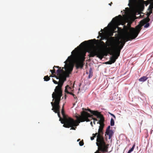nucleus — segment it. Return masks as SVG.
Returning a JSON list of instances; mask_svg holds the SVG:
<instances>
[{"label":"nucleus","instance_id":"obj_1","mask_svg":"<svg viewBox=\"0 0 153 153\" xmlns=\"http://www.w3.org/2000/svg\"><path fill=\"white\" fill-rule=\"evenodd\" d=\"M77 47L75 48L71 52V55L68 57V59L65 61L67 67L65 68V72L64 70L60 69L56 71L58 76L55 75L57 79H59L58 85L56 87L54 92L52 94V97L55 98L61 99L62 96V87L64 82L66 81V77L69 76L73 70V68L68 63L73 60L75 65L76 69L82 68L84 65V62L85 59L86 52H83L81 53H78Z\"/></svg>","mask_w":153,"mask_h":153},{"label":"nucleus","instance_id":"obj_2","mask_svg":"<svg viewBox=\"0 0 153 153\" xmlns=\"http://www.w3.org/2000/svg\"><path fill=\"white\" fill-rule=\"evenodd\" d=\"M64 104H63L61 111L63 117V120L61 121V123L63 124V126L65 128H71V129L75 130L76 126L79 125V123L80 122L90 121L91 120L88 118H92L94 120V123L95 124V121H97L96 118H93L92 115H90L89 113L85 111H83L81 113V115L76 116V118L77 121L74 120L72 118L68 117L65 114L64 109Z\"/></svg>","mask_w":153,"mask_h":153},{"label":"nucleus","instance_id":"obj_3","mask_svg":"<svg viewBox=\"0 0 153 153\" xmlns=\"http://www.w3.org/2000/svg\"><path fill=\"white\" fill-rule=\"evenodd\" d=\"M134 29L131 31V33L128 37H126L122 40L119 41L113 50L109 49V53L112 56L110 58V60L112 63H114L120 55L121 50L122 49L126 42L128 41L135 39L137 36L139 31L136 33H134Z\"/></svg>","mask_w":153,"mask_h":153},{"label":"nucleus","instance_id":"obj_4","mask_svg":"<svg viewBox=\"0 0 153 153\" xmlns=\"http://www.w3.org/2000/svg\"><path fill=\"white\" fill-rule=\"evenodd\" d=\"M97 133L96 144L98 147V150L102 153L107 152L109 145L106 144L104 141L103 137V131L99 129Z\"/></svg>","mask_w":153,"mask_h":153},{"label":"nucleus","instance_id":"obj_5","mask_svg":"<svg viewBox=\"0 0 153 153\" xmlns=\"http://www.w3.org/2000/svg\"><path fill=\"white\" fill-rule=\"evenodd\" d=\"M87 52L89 53L88 55L89 57H94L95 56L100 59H102L104 56H107L108 53L105 52L103 50L98 49H95L93 48H90L87 51Z\"/></svg>","mask_w":153,"mask_h":153},{"label":"nucleus","instance_id":"obj_6","mask_svg":"<svg viewBox=\"0 0 153 153\" xmlns=\"http://www.w3.org/2000/svg\"><path fill=\"white\" fill-rule=\"evenodd\" d=\"M61 99L55 98L52 100L53 101H54V102H51V104L52 106V110H53L55 113H57L58 117L59 118V121L62 120L63 118H62L60 116V108L59 105Z\"/></svg>","mask_w":153,"mask_h":153},{"label":"nucleus","instance_id":"obj_7","mask_svg":"<svg viewBox=\"0 0 153 153\" xmlns=\"http://www.w3.org/2000/svg\"><path fill=\"white\" fill-rule=\"evenodd\" d=\"M150 19L149 18V17L147 16V17L146 18L144 19L143 20L141 21L140 22L142 23V25H138L136 27L135 29H134V28L133 27H131L130 24L129 23H128V25L129 27H130L129 32L128 33L126 37H128L129 36V35H130V34L131 33V30H133V29L134 30V33L136 34L139 31V32L138 33H139L141 30V26L143 25L144 24H146V23H147L148 22H149V21H150ZM138 34L139 33H138Z\"/></svg>","mask_w":153,"mask_h":153},{"label":"nucleus","instance_id":"obj_8","mask_svg":"<svg viewBox=\"0 0 153 153\" xmlns=\"http://www.w3.org/2000/svg\"><path fill=\"white\" fill-rule=\"evenodd\" d=\"M122 18V16L120 15L113 19L112 24L113 25L115 26V28L109 31V34L110 36H111L113 35V33L114 32L115 30L116 29V28H119L118 26L121 25V23Z\"/></svg>","mask_w":153,"mask_h":153},{"label":"nucleus","instance_id":"obj_9","mask_svg":"<svg viewBox=\"0 0 153 153\" xmlns=\"http://www.w3.org/2000/svg\"><path fill=\"white\" fill-rule=\"evenodd\" d=\"M144 1L143 0H129L128 6L133 9L137 7L140 3Z\"/></svg>","mask_w":153,"mask_h":153},{"label":"nucleus","instance_id":"obj_10","mask_svg":"<svg viewBox=\"0 0 153 153\" xmlns=\"http://www.w3.org/2000/svg\"><path fill=\"white\" fill-rule=\"evenodd\" d=\"M114 38V37H111V38L108 40V41L106 42V45L105 43L102 41L100 42V43L104 47H107V46H110L112 48H113L114 43L112 41V39Z\"/></svg>","mask_w":153,"mask_h":153},{"label":"nucleus","instance_id":"obj_11","mask_svg":"<svg viewBox=\"0 0 153 153\" xmlns=\"http://www.w3.org/2000/svg\"><path fill=\"white\" fill-rule=\"evenodd\" d=\"M64 63H65V62H64ZM67 65H66L65 64V67L64 68H63V67H62V68L61 69V67H59V66H54L53 67V70H50V71L51 72V73L52 74V75H53V74L55 73V69H54V68H58V70H59V69H60V70H63V68H65V67H67Z\"/></svg>","mask_w":153,"mask_h":153},{"label":"nucleus","instance_id":"obj_12","mask_svg":"<svg viewBox=\"0 0 153 153\" xmlns=\"http://www.w3.org/2000/svg\"><path fill=\"white\" fill-rule=\"evenodd\" d=\"M101 116H100L99 117H97L98 118H99L100 119V120L97 122V123H104V117L101 114Z\"/></svg>","mask_w":153,"mask_h":153},{"label":"nucleus","instance_id":"obj_13","mask_svg":"<svg viewBox=\"0 0 153 153\" xmlns=\"http://www.w3.org/2000/svg\"><path fill=\"white\" fill-rule=\"evenodd\" d=\"M91 114H93V115H95L97 116V117H99V116H101V114L99 112L97 111H92Z\"/></svg>","mask_w":153,"mask_h":153},{"label":"nucleus","instance_id":"obj_14","mask_svg":"<svg viewBox=\"0 0 153 153\" xmlns=\"http://www.w3.org/2000/svg\"><path fill=\"white\" fill-rule=\"evenodd\" d=\"M55 75L53 74V75L52 74V75H50V77H49L48 75L45 76L44 78V80L45 81H48L50 79V77H55Z\"/></svg>","mask_w":153,"mask_h":153},{"label":"nucleus","instance_id":"obj_15","mask_svg":"<svg viewBox=\"0 0 153 153\" xmlns=\"http://www.w3.org/2000/svg\"><path fill=\"white\" fill-rule=\"evenodd\" d=\"M148 79V77H147L146 76H144L140 78L139 79V80L140 82H144L146 81Z\"/></svg>","mask_w":153,"mask_h":153},{"label":"nucleus","instance_id":"obj_16","mask_svg":"<svg viewBox=\"0 0 153 153\" xmlns=\"http://www.w3.org/2000/svg\"><path fill=\"white\" fill-rule=\"evenodd\" d=\"M92 41V40H89L88 41H85L83 42H82L80 44V45L81 46H82L83 47H85V46H86L87 45V43H88V42Z\"/></svg>","mask_w":153,"mask_h":153},{"label":"nucleus","instance_id":"obj_17","mask_svg":"<svg viewBox=\"0 0 153 153\" xmlns=\"http://www.w3.org/2000/svg\"><path fill=\"white\" fill-rule=\"evenodd\" d=\"M107 135H108L109 136V139H110L111 137L113 135V131L112 130H110V131L108 132V134L107 133H105Z\"/></svg>","mask_w":153,"mask_h":153},{"label":"nucleus","instance_id":"obj_18","mask_svg":"<svg viewBox=\"0 0 153 153\" xmlns=\"http://www.w3.org/2000/svg\"><path fill=\"white\" fill-rule=\"evenodd\" d=\"M71 88L69 87L68 85L66 86L65 87V92H66L67 91H68V90L70 91L71 89Z\"/></svg>","mask_w":153,"mask_h":153},{"label":"nucleus","instance_id":"obj_19","mask_svg":"<svg viewBox=\"0 0 153 153\" xmlns=\"http://www.w3.org/2000/svg\"><path fill=\"white\" fill-rule=\"evenodd\" d=\"M135 147V144H134L133 145V146L130 149H129V151L127 153H130L132 152L133 151Z\"/></svg>","mask_w":153,"mask_h":153},{"label":"nucleus","instance_id":"obj_20","mask_svg":"<svg viewBox=\"0 0 153 153\" xmlns=\"http://www.w3.org/2000/svg\"><path fill=\"white\" fill-rule=\"evenodd\" d=\"M97 134V133H96L95 134H92L93 136L91 137V140H94V137H95L96 136Z\"/></svg>","mask_w":153,"mask_h":153},{"label":"nucleus","instance_id":"obj_21","mask_svg":"<svg viewBox=\"0 0 153 153\" xmlns=\"http://www.w3.org/2000/svg\"><path fill=\"white\" fill-rule=\"evenodd\" d=\"M114 119L111 118V121H110V125L111 126H114Z\"/></svg>","mask_w":153,"mask_h":153},{"label":"nucleus","instance_id":"obj_22","mask_svg":"<svg viewBox=\"0 0 153 153\" xmlns=\"http://www.w3.org/2000/svg\"><path fill=\"white\" fill-rule=\"evenodd\" d=\"M149 10L152 11V10H153V4L151 3L149 7Z\"/></svg>","mask_w":153,"mask_h":153},{"label":"nucleus","instance_id":"obj_23","mask_svg":"<svg viewBox=\"0 0 153 153\" xmlns=\"http://www.w3.org/2000/svg\"><path fill=\"white\" fill-rule=\"evenodd\" d=\"M110 126H108L106 129L105 133H107L108 134V132L110 131Z\"/></svg>","mask_w":153,"mask_h":153},{"label":"nucleus","instance_id":"obj_24","mask_svg":"<svg viewBox=\"0 0 153 153\" xmlns=\"http://www.w3.org/2000/svg\"><path fill=\"white\" fill-rule=\"evenodd\" d=\"M99 35L100 36L102 37L101 40H103L104 39H105V37H102V33H100V32L99 33Z\"/></svg>","mask_w":153,"mask_h":153},{"label":"nucleus","instance_id":"obj_25","mask_svg":"<svg viewBox=\"0 0 153 153\" xmlns=\"http://www.w3.org/2000/svg\"><path fill=\"white\" fill-rule=\"evenodd\" d=\"M79 144L80 146H83L84 145V142L83 140H82V141H80Z\"/></svg>","mask_w":153,"mask_h":153},{"label":"nucleus","instance_id":"obj_26","mask_svg":"<svg viewBox=\"0 0 153 153\" xmlns=\"http://www.w3.org/2000/svg\"><path fill=\"white\" fill-rule=\"evenodd\" d=\"M149 10V13H147V16H148V17H149V16H150V15L152 13V10Z\"/></svg>","mask_w":153,"mask_h":153},{"label":"nucleus","instance_id":"obj_27","mask_svg":"<svg viewBox=\"0 0 153 153\" xmlns=\"http://www.w3.org/2000/svg\"><path fill=\"white\" fill-rule=\"evenodd\" d=\"M146 24L144 25V27L145 28H147L149 26V23H146Z\"/></svg>","mask_w":153,"mask_h":153},{"label":"nucleus","instance_id":"obj_28","mask_svg":"<svg viewBox=\"0 0 153 153\" xmlns=\"http://www.w3.org/2000/svg\"><path fill=\"white\" fill-rule=\"evenodd\" d=\"M105 63L106 64H110V65H111V64H112V63L111 62V61H110V60L109 61L105 62Z\"/></svg>","mask_w":153,"mask_h":153},{"label":"nucleus","instance_id":"obj_29","mask_svg":"<svg viewBox=\"0 0 153 153\" xmlns=\"http://www.w3.org/2000/svg\"><path fill=\"white\" fill-rule=\"evenodd\" d=\"M82 109H83V110H84L85 111H89L91 113V112L92 111L89 109H85V108H82Z\"/></svg>","mask_w":153,"mask_h":153},{"label":"nucleus","instance_id":"obj_30","mask_svg":"<svg viewBox=\"0 0 153 153\" xmlns=\"http://www.w3.org/2000/svg\"><path fill=\"white\" fill-rule=\"evenodd\" d=\"M100 124V126H99V127H100V128H103L104 126V123Z\"/></svg>","mask_w":153,"mask_h":153},{"label":"nucleus","instance_id":"obj_31","mask_svg":"<svg viewBox=\"0 0 153 153\" xmlns=\"http://www.w3.org/2000/svg\"><path fill=\"white\" fill-rule=\"evenodd\" d=\"M53 79V81L54 84H58V82H57L56 81V80H55L53 79Z\"/></svg>","mask_w":153,"mask_h":153},{"label":"nucleus","instance_id":"obj_32","mask_svg":"<svg viewBox=\"0 0 153 153\" xmlns=\"http://www.w3.org/2000/svg\"><path fill=\"white\" fill-rule=\"evenodd\" d=\"M108 113L111 116H112L115 119H116V117H115V116L114 114H113L110 113V112H109Z\"/></svg>","mask_w":153,"mask_h":153},{"label":"nucleus","instance_id":"obj_33","mask_svg":"<svg viewBox=\"0 0 153 153\" xmlns=\"http://www.w3.org/2000/svg\"><path fill=\"white\" fill-rule=\"evenodd\" d=\"M66 93H67L68 94H71V95H72L73 96L74 94L72 93L71 92H69V91H67Z\"/></svg>","mask_w":153,"mask_h":153},{"label":"nucleus","instance_id":"obj_34","mask_svg":"<svg viewBox=\"0 0 153 153\" xmlns=\"http://www.w3.org/2000/svg\"><path fill=\"white\" fill-rule=\"evenodd\" d=\"M99 151H100V150H99L98 149V150L95 152V153H101L99 152Z\"/></svg>","mask_w":153,"mask_h":153},{"label":"nucleus","instance_id":"obj_35","mask_svg":"<svg viewBox=\"0 0 153 153\" xmlns=\"http://www.w3.org/2000/svg\"><path fill=\"white\" fill-rule=\"evenodd\" d=\"M92 72V69L91 68H90L89 70V73H90V74L91 73V72Z\"/></svg>","mask_w":153,"mask_h":153},{"label":"nucleus","instance_id":"obj_36","mask_svg":"<svg viewBox=\"0 0 153 153\" xmlns=\"http://www.w3.org/2000/svg\"><path fill=\"white\" fill-rule=\"evenodd\" d=\"M73 97H74V99H76L77 98L76 96L74 94L73 95Z\"/></svg>","mask_w":153,"mask_h":153},{"label":"nucleus","instance_id":"obj_37","mask_svg":"<svg viewBox=\"0 0 153 153\" xmlns=\"http://www.w3.org/2000/svg\"><path fill=\"white\" fill-rule=\"evenodd\" d=\"M99 129L100 130H102V131L103 128H100V127H99Z\"/></svg>","mask_w":153,"mask_h":153},{"label":"nucleus","instance_id":"obj_38","mask_svg":"<svg viewBox=\"0 0 153 153\" xmlns=\"http://www.w3.org/2000/svg\"><path fill=\"white\" fill-rule=\"evenodd\" d=\"M90 124H91V126H93L92 123V122H91Z\"/></svg>","mask_w":153,"mask_h":153},{"label":"nucleus","instance_id":"obj_39","mask_svg":"<svg viewBox=\"0 0 153 153\" xmlns=\"http://www.w3.org/2000/svg\"><path fill=\"white\" fill-rule=\"evenodd\" d=\"M146 6H147L148 4V3L147 2H146V3H145Z\"/></svg>","mask_w":153,"mask_h":153},{"label":"nucleus","instance_id":"obj_40","mask_svg":"<svg viewBox=\"0 0 153 153\" xmlns=\"http://www.w3.org/2000/svg\"><path fill=\"white\" fill-rule=\"evenodd\" d=\"M112 4V2H111V3L109 4L111 6V4Z\"/></svg>","mask_w":153,"mask_h":153},{"label":"nucleus","instance_id":"obj_41","mask_svg":"<svg viewBox=\"0 0 153 153\" xmlns=\"http://www.w3.org/2000/svg\"><path fill=\"white\" fill-rule=\"evenodd\" d=\"M80 140V139H78L77 140V141L78 142V141H79Z\"/></svg>","mask_w":153,"mask_h":153},{"label":"nucleus","instance_id":"obj_42","mask_svg":"<svg viewBox=\"0 0 153 153\" xmlns=\"http://www.w3.org/2000/svg\"><path fill=\"white\" fill-rule=\"evenodd\" d=\"M65 98L66 99V96L65 95Z\"/></svg>","mask_w":153,"mask_h":153}]
</instances>
